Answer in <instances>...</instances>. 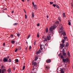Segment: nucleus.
<instances>
[{
    "label": "nucleus",
    "mask_w": 73,
    "mask_h": 73,
    "mask_svg": "<svg viewBox=\"0 0 73 73\" xmlns=\"http://www.w3.org/2000/svg\"><path fill=\"white\" fill-rule=\"evenodd\" d=\"M45 31L46 33H47L48 32V27L46 28V29Z\"/></svg>",
    "instance_id": "obj_18"
},
{
    "label": "nucleus",
    "mask_w": 73,
    "mask_h": 73,
    "mask_svg": "<svg viewBox=\"0 0 73 73\" xmlns=\"http://www.w3.org/2000/svg\"><path fill=\"white\" fill-rule=\"evenodd\" d=\"M62 60L63 62H68L69 61L68 58H66V59H65V58H63L62 59Z\"/></svg>",
    "instance_id": "obj_3"
},
{
    "label": "nucleus",
    "mask_w": 73,
    "mask_h": 73,
    "mask_svg": "<svg viewBox=\"0 0 73 73\" xmlns=\"http://www.w3.org/2000/svg\"><path fill=\"white\" fill-rule=\"evenodd\" d=\"M68 57H70V53L69 51H68Z\"/></svg>",
    "instance_id": "obj_23"
},
{
    "label": "nucleus",
    "mask_w": 73,
    "mask_h": 73,
    "mask_svg": "<svg viewBox=\"0 0 73 73\" xmlns=\"http://www.w3.org/2000/svg\"><path fill=\"white\" fill-rule=\"evenodd\" d=\"M46 62L47 63H49L50 62H51V60L50 59L47 60H46Z\"/></svg>",
    "instance_id": "obj_11"
},
{
    "label": "nucleus",
    "mask_w": 73,
    "mask_h": 73,
    "mask_svg": "<svg viewBox=\"0 0 73 73\" xmlns=\"http://www.w3.org/2000/svg\"><path fill=\"white\" fill-rule=\"evenodd\" d=\"M53 33L52 32H50L49 34V36L50 37H51L52 36H53Z\"/></svg>",
    "instance_id": "obj_6"
},
{
    "label": "nucleus",
    "mask_w": 73,
    "mask_h": 73,
    "mask_svg": "<svg viewBox=\"0 0 73 73\" xmlns=\"http://www.w3.org/2000/svg\"><path fill=\"white\" fill-rule=\"evenodd\" d=\"M7 58H8V59L9 58V56H8V57H7Z\"/></svg>",
    "instance_id": "obj_59"
},
{
    "label": "nucleus",
    "mask_w": 73,
    "mask_h": 73,
    "mask_svg": "<svg viewBox=\"0 0 73 73\" xmlns=\"http://www.w3.org/2000/svg\"><path fill=\"white\" fill-rule=\"evenodd\" d=\"M50 4H51V5H52V4H53V2H50Z\"/></svg>",
    "instance_id": "obj_38"
},
{
    "label": "nucleus",
    "mask_w": 73,
    "mask_h": 73,
    "mask_svg": "<svg viewBox=\"0 0 73 73\" xmlns=\"http://www.w3.org/2000/svg\"><path fill=\"white\" fill-rule=\"evenodd\" d=\"M49 68V67L48 66H47L46 67V69H48Z\"/></svg>",
    "instance_id": "obj_50"
},
{
    "label": "nucleus",
    "mask_w": 73,
    "mask_h": 73,
    "mask_svg": "<svg viewBox=\"0 0 73 73\" xmlns=\"http://www.w3.org/2000/svg\"><path fill=\"white\" fill-rule=\"evenodd\" d=\"M2 73H4V72H5V71H6V69H3V70H2Z\"/></svg>",
    "instance_id": "obj_14"
},
{
    "label": "nucleus",
    "mask_w": 73,
    "mask_h": 73,
    "mask_svg": "<svg viewBox=\"0 0 73 73\" xmlns=\"http://www.w3.org/2000/svg\"><path fill=\"white\" fill-rule=\"evenodd\" d=\"M61 53H60L59 55V56L60 57V58H62V59H64V55H61Z\"/></svg>",
    "instance_id": "obj_5"
},
{
    "label": "nucleus",
    "mask_w": 73,
    "mask_h": 73,
    "mask_svg": "<svg viewBox=\"0 0 73 73\" xmlns=\"http://www.w3.org/2000/svg\"><path fill=\"white\" fill-rule=\"evenodd\" d=\"M22 1H23V2H24V0H21Z\"/></svg>",
    "instance_id": "obj_60"
},
{
    "label": "nucleus",
    "mask_w": 73,
    "mask_h": 73,
    "mask_svg": "<svg viewBox=\"0 0 73 73\" xmlns=\"http://www.w3.org/2000/svg\"><path fill=\"white\" fill-rule=\"evenodd\" d=\"M63 17H66V16L65 15V13H63Z\"/></svg>",
    "instance_id": "obj_22"
},
{
    "label": "nucleus",
    "mask_w": 73,
    "mask_h": 73,
    "mask_svg": "<svg viewBox=\"0 0 73 73\" xmlns=\"http://www.w3.org/2000/svg\"><path fill=\"white\" fill-rule=\"evenodd\" d=\"M66 46H68V45H69V44H68V43H66Z\"/></svg>",
    "instance_id": "obj_30"
},
{
    "label": "nucleus",
    "mask_w": 73,
    "mask_h": 73,
    "mask_svg": "<svg viewBox=\"0 0 73 73\" xmlns=\"http://www.w3.org/2000/svg\"><path fill=\"white\" fill-rule=\"evenodd\" d=\"M31 48H32V47L31 46H29V50H30V49H31Z\"/></svg>",
    "instance_id": "obj_44"
},
{
    "label": "nucleus",
    "mask_w": 73,
    "mask_h": 73,
    "mask_svg": "<svg viewBox=\"0 0 73 73\" xmlns=\"http://www.w3.org/2000/svg\"><path fill=\"white\" fill-rule=\"evenodd\" d=\"M67 38V37H64V40H66Z\"/></svg>",
    "instance_id": "obj_36"
},
{
    "label": "nucleus",
    "mask_w": 73,
    "mask_h": 73,
    "mask_svg": "<svg viewBox=\"0 0 73 73\" xmlns=\"http://www.w3.org/2000/svg\"><path fill=\"white\" fill-rule=\"evenodd\" d=\"M8 72H9V73H11V68L9 69L8 70Z\"/></svg>",
    "instance_id": "obj_16"
},
{
    "label": "nucleus",
    "mask_w": 73,
    "mask_h": 73,
    "mask_svg": "<svg viewBox=\"0 0 73 73\" xmlns=\"http://www.w3.org/2000/svg\"><path fill=\"white\" fill-rule=\"evenodd\" d=\"M37 68H33L32 70V72H34V73H37Z\"/></svg>",
    "instance_id": "obj_4"
},
{
    "label": "nucleus",
    "mask_w": 73,
    "mask_h": 73,
    "mask_svg": "<svg viewBox=\"0 0 73 73\" xmlns=\"http://www.w3.org/2000/svg\"><path fill=\"white\" fill-rule=\"evenodd\" d=\"M33 6L34 7V9H35V10H36V9H37V5H35Z\"/></svg>",
    "instance_id": "obj_9"
},
{
    "label": "nucleus",
    "mask_w": 73,
    "mask_h": 73,
    "mask_svg": "<svg viewBox=\"0 0 73 73\" xmlns=\"http://www.w3.org/2000/svg\"><path fill=\"white\" fill-rule=\"evenodd\" d=\"M71 24V23H70V22H68V25H70Z\"/></svg>",
    "instance_id": "obj_39"
},
{
    "label": "nucleus",
    "mask_w": 73,
    "mask_h": 73,
    "mask_svg": "<svg viewBox=\"0 0 73 73\" xmlns=\"http://www.w3.org/2000/svg\"><path fill=\"white\" fill-rule=\"evenodd\" d=\"M26 42L27 44H28V42Z\"/></svg>",
    "instance_id": "obj_64"
},
{
    "label": "nucleus",
    "mask_w": 73,
    "mask_h": 73,
    "mask_svg": "<svg viewBox=\"0 0 73 73\" xmlns=\"http://www.w3.org/2000/svg\"><path fill=\"white\" fill-rule=\"evenodd\" d=\"M1 73V69H0V73Z\"/></svg>",
    "instance_id": "obj_56"
},
{
    "label": "nucleus",
    "mask_w": 73,
    "mask_h": 73,
    "mask_svg": "<svg viewBox=\"0 0 73 73\" xmlns=\"http://www.w3.org/2000/svg\"><path fill=\"white\" fill-rule=\"evenodd\" d=\"M17 24H18V23H15L14 24H13V25H17Z\"/></svg>",
    "instance_id": "obj_25"
},
{
    "label": "nucleus",
    "mask_w": 73,
    "mask_h": 73,
    "mask_svg": "<svg viewBox=\"0 0 73 73\" xmlns=\"http://www.w3.org/2000/svg\"><path fill=\"white\" fill-rule=\"evenodd\" d=\"M28 1H29V0H27Z\"/></svg>",
    "instance_id": "obj_63"
},
{
    "label": "nucleus",
    "mask_w": 73,
    "mask_h": 73,
    "mask_svg": "<svg viewBox=\"0 0 73 73\" xmlns=\"http://www.w3.org/2000/svg\"><path fill=\"white\" fill-rule=\"evenodd\" d=\"M60 45L61 46L64 47L65 46V44H60Z\"/></svg>",
    "instance_id": "obj_17"
},
{
    "label": "nucleus",
    "mask_w": 73,
    "mask_h": 73,
    "mask_svg": "<svg viewBox=\"0 0 73 73\" xmlns=\"http://www.w3.org/2000/svg\"><path fill=\"white\" fill-rule=\"evenodd\" d=\"M25 19H27V15L25 14Z\"/></svg>",
    "instance_id": "obj_37"
},
{
    "label": "nucleus",
    "mask_w": 73,
    "mask_h": 73,
    "mask_svg": "<svg viewBox=\"0 0 73 73\" xmlns=\"http://www.w3.org/2000/svg\"><path fill=\"white\" fill-rule=\"evenodd\" d=\"M47 18H49V16H47Z\"/></svg>",
    "instance_id": "obj_61"
},
{
    "label": "nucleus",
    "mask_w": 73,
    "mask_h": 73,
    "mask_svg": "<svg viewBox=\"0 0 73 73\" xmlns=\"http://www.w3.org/2000/svg\"><path fill=\"white\" fill-rule=\"evenodd\" d=\"M3 68H4V66H1V69H3Z\"/></svg>",
    "instance_id": "obj_48"
},
{
    "label": "nucleus",
    "mask_w": 73,
    "mask_h": 73,
    "mask_svg": "<svg viewBox=\"0 0 73 73\" xmlns=\"http://www.w3.org/2000/svg\"><path fill=\"white\" fill-rule=\"evenodd\" d=\"M25 66H24L23 68V70H24V69H25Z\"/></svg>",
    "instance_id": "obj_33"
},
{
    "label": "nucleus",
    "mask_w": 73,
    "mask_h": 73,
    "mask_svg": "<svg viewBox=\"0 0 73 73\" xmlns=\"http://www.w3.org/2000/svg\"><path fill=\"white\" fill-rule=\"evenodd\" d=\"M47 38L48 40H50V38L49 37V36H47Z\"/></svg>",
    "instance_id": "obj_24"
},
{
    "label": "nucleus",
    "mask_w": 73,
    "mask_h": 73,
    "mask_svg": "<svg viewBox=\"0 0 73 73\" xmlns=\"http://www.w3.org/2000/svg\"><path fill=\"white\" fill-rule=\"evenodd\" d=\"M62 54L64 56H65L66 55V53L64 52Z\"/></svg>",
    "instance_id": "obj_19"
},
{
    "label": "nucleus",
    "mask_w": 73,
    "mask_h": 73,
    "mask_svg": "<svg viewBox=\"0 0 73 73\" xmlns=\"http://www.w3.org/2000/svg\"><path fill=\"white\" fill-rule=\"evenodd\" d=\"M38 59V57H36L35 58V61H37V59Z\"/></svg>",
    "instance_id": "obj_31"
},
{
    "label": "nucleus",
    "mask_w": 73,
    "mask_h": 73,
    "mask_svg": "<svg viewBox=\"0 0 73 73\" xmlns=\"http://www.w3.org/2000/svg\"><path fill=\"white\" fill-rule=\"evenodd\" d=\"M47 40L46 38H45V40H44V42H47Z\"/></svg>",
    "instance_id": "obj_21"
},
{
    "label": "nucleus",
    "mask_w": 73,
    "mask_h": 73,
    "mask_svg": "<svg viewBox=\"0 0 73 73\" xmlns=\"http://www.w3.org/2000/svg\"><path fill=\"white\" fill-rule=\"evenodd\" d=\"M62 43L63 44H64V42H65V40H63L62 41Z\"/></svg>",
    "instance_id": "obj_29"
},
{
    "label": "nucleus",
    "mask_w": 73,
    "mask_h": 73,
    "mask_svg": "<svg viewBox=\"0 0 73 73\" xmlns=\"http://www.w3.org/2000/svg\"><path fill=\"white\" fill-rule=\"evenodd\" d=\"M4 10H7V8H5L4 9Z\"/></svg>",
    "instance_id": "obj_58"
},
{
    "label": "nucleus",
    "mask_w": 73,
    "mask_h": 73,
    "mask_svg": "<svg viewBox=\"0 0 73 73\" xmlns=\"http://www.w3.org/2000/svg\"><path fill=\"white\" fill-rule=\"evenodd\" d=\"M60 71L61 73H64V71L63 70V69H61Z\"/></svg>",
    "instance_id": "obj_13"
},
{
    "label": "nucleus",
    "mask_w": 73,
    "mask_h": 73,
    "mask_svg": "<svg viewBox=\"0 0 73 73\" xmlns=\"http://www.w3.org/2000/svg\"><path fill=\"white\" fill-rule=\"evenodd\" d=\"M56 28V25H54L53 26H52V27H51L50 29V31H52L53 30V29H54L55 28Z\"/></svg>",
    "instance_id": "obj_2"
},
{
    "label": "nucleus",
    "mask_w": 73,
    "mask_h": 73,
    "mask_svg": "<svg viewBox=\"0 0 73 73\" xmlns=\"http://www.w3.org/2000/svg\"><path fill=\"white\" fill-rule=\"evenodd\" d=\"M17 36H18L19 37L20 36V34H17Z\"/></svg>",
    "instance_id": "obj_45"
},
{
    "label": "nucleus",
    "mask_w": 73,
    "mask_h": 73,
    "mask_svg": "<svg viewBox=\"0 0 73 73\" xmlns=\"http://www.w3.org/2000/svg\"><path fill=\"white\" fill-rule=\"evenodd\" d=\"M58 19L59 20H60V21H61V19H59V18H58Z\"/></svg>",
    "instance_id": "obj_57"
},
{
    "label": "nucleus",
    "mask_w": 73,
    "mask_h": 73,
    "mask_svg": "<svg viewBox=\"0 0 73 73\" xmlns=\"http://www.w3.org/2000/svg\"><path fill=\"white\" fill-rule=\"evenodd\" d=\"M30 36H31V35H29L27 38V39H28L30 37Z\"/></svg>",
    "instance_id": "obj_26"
},
{
    "label": "nucleus",
    "mask_w": 73,
    "mask_h": 73,
    "mask_svg": "<svg viewBox=\"0 0 73 73\" xmlns=\"http://www.w3.org/2000/svg\"><path fill=\"white\" fill-rule=\"evenodd\" d=\"M15 61L17 62H19V60L18 59H15Z\"/></svg>",
    "instance_id": "obj_32"
},
{
    "label": "nucleus",
    "mask_w": 73,
    "mask_h": 73,
    "mask_svg": "<svg viewBox=\"0 0 73 73\" xmlns=\"http://www.w3.org/2000/svg\"><path fill=\"white\" fill-rule=\"evenodd\" d=\"M24 11L25 12V13H26V11H25V9H24Z\"/></svg>",
    "instance_id": "obj_55"
},
{
    "label": "nucleus",
    "mask_w": 73,
    "mask_h": 73,
    "mask_svg": "<svg viewBox=\"0 0 73 73\" xmlns=\"http://www.w3.org/2000/svg\"><path fill=\"white\" fill-rule=\"evenodd\" d=\"M32 17L33 18H34L35 17V15H34V13L33 12L32 13Z\"/></svg>",
    "instance_id": "obj_15"
},
{
    "label": "nucleus",
    "mask_w": 73,
    "mask_h": 73,
    "mask_svg": "<svg viewBox=\"0 0 73 73\" xmlns=\"http://www.w3.org/2000/svg\"><path fill=\"white\" fill-rule=\"evenodd\" d=\"M13 35H11V37H12Z\"/></svg>",
    "instance_id": "obj_53"
},
{
    "label": "nucleus",
    "mask_w": 73,
    "mask_h": 73,
    "mask_svg": "<svg viewBox=\"0 0 73 73\" xmlns=\"http://www.w3.org/2000/svg\"><path fill=\"white\" fill-rule=\"evenodd\" d=\"M58 31L59 33H62L64 31L63 30V27L62 26V25H60V26L58 28Z\"/></svg>",
    "instance_id": "obj_1"
},
{
    "label": "nucleus",
    "mask_w": 73,
    "mask_h": 73,
    "mask_svg": "<svg viewBox=\"0 0 73 73\" xmlns=\"http://www.w3.org/2000/svg\"><path fill=\"white\" fill-rule=\"evenodd\" d=\"M45 38H42V40H43V41H44V40H45Z\"/></svg>",
    "instance_id": "obj_40"
},
{
    "label": "nucleus",
    "mask_w": 73,
    "mask_h": 73,
    "mask_svg": "<svg viewBox=\"0 0 73 73\" xmlns=\"http://www.w3.org/2000/svg\"><path fill=\"white\" fill-rule=\"evenodd\" d=\"M5 43H4L3 44V46H5Z\"/></svg>",
    "instance_id": "obj_54"
},
{
    "label": "nucleus",
    "mask_w": 73,
    "mask_h": 73,
    "mask_svg": "<svg viewBox=\"0 0 73 73\" xmlns=\"http://www.w3.org/2000/svg\"><path fill=\"white\" fill-rule=\"evenodd\" d=\"M13 12H14V11H12V13H13Z\"/></svg>",
    "instance_id": "obj_62"
},
{
    "label": "nucleus",
    "mask_w": 73,
    "mask_h": 73,
    "mask_svg": "<svg viewBox=\"0 0 73 73\" xmlns=\"http://www.w3.org/2000/svg\"><path fill=\"white\" fill-rule=\"evenodd\" d=\"M62 33V34H61V36H62V35H63L64 36H65L66 35V33H65V32L64 31H63V32Z\"/></svg>",
    "instance_id": "obj_8"
},
{
    "label": "nucleus",
    "mask_w": 73,
    "mask_h": 73,
    "mask_svg": "<svg viewBox=\"0 0 73 73\" xmlns=\"http://www.w3.org/2000/svg\"><path fill=\"white\" fill-rule=\"evenodd\" d=\"M65 52V50H64V49H63L62 50V52Z\"/></svg>",
    "instance_id": "obj_43"
},
{
    "label": "nucleus",
    "mask_w": 73,
    "mask_h": 73,
    "mask_svg": "<svg viewBox=\"0 0 73 73\" xmlns=\"http://www.w3.org/2000/svg\"><path fill=\"white\" fill-rule=\"evenodd\" d=\"M32 65H33L34 66H36L37 65V63L36 62H34V63H32Z\"/></svg>",
    "instance_id": "obj_12"
},
{
    "label": "nucleus",
    "mask_w": 73,
    "mask_h": 73,
    "mask_svg": "<svg viewBox=\"0 0 73 73\" xmlns=\"http://www.w3.org/2000/svg\"><path fill=\"white\" fill-rule=\"evenodd\" d=\"M39 36H40V35H39V33H38L37 34V37L38 38L39 37Z\"/></svg>",
    "instance_id": "obj_27"
},
{
    "label": "nucleus",
    "mask_w": 73,
    "mask_h": 73,
    "mask_svg": "<svg viewBox=\"0 0 73 73\" xmlns=\"http://www.w3.org/2000/svg\"><path fill=\"white\" fill-rule=\"evenodd\" d=\"M9 62H11V59L10 58L9 59Z\"/></svg>",
    "instance_id": "obj_35"
},
{
    "label": "nucleus",
    "mask_w": 73,
    "mask_h": 73,
    "mask_svg": "<svg viewBox=\"0 0 73 73\" xmlns=\"http://www.w3.org/2000/svg\"><path fill=\"white\" fill-rule=\"evenodd\" d=\"M40 49L42 50V49H44V48H45V46H44V45H40Z\"/></svg>",
    "instance_id": "obj_7"
},
{
    "label": "nucleus",
    "mask_w": 73,
    "mask_h": 73,
    "mask_svg": "<svg viewBox=\"0 0 73 73\" xmlns=\"http://www.w3.org/2000/svg\"><path fill=\"white\" fill-rule=\"evenodd\" d=\"M17 49L16 48V50L15 51V52H17Z\"/></svg>",
    "instance_id": "obj_51"
},
{
    "label": "nucleus",
    "mask_w": 73,
    "mask_h": 73,
    "mask_svg": "<svg viewBox=\"0 0 73 73\" xmlns=\"http://www.w3.org/2000/svg\"><path fill=\"white\" fill-rule=\"evenodd\" d=\"M11 43L12 44H14V43H15V41H12L11 42Z\"/></svg>",
    "instance_id": "obj_41"
},
{
    "label": "nucleus",
    "mask_w": 73,
    "mask_h": 73,
    "mask_svg": "<svg viewBox=\"0 0 73 73\" xmlns=\"http://www.w3.org/2000/svg\"><path fill=\"white\" fill-rule=\"evenodd\" d=\"M52 5L54 7H56V5L55 4H53Z\"/></svg>",
    "instance_id": "obj_34"
},
{
    "label": "nucleus",
    "mask_w": 73,
    "mask_h": 73,
    "mask_svg": "<svg viewBox=\"0 0 73 73\" xmlns=\"http://www.w3.org/2000/svg\"><path fill=\"white\" fill-rule=\"evenodd\" d=\"M41 52V50H39L37 52V53H36V54H39V53H40Z\"/></svg>",
    "instance_id": "obj_20"
},
{
    "label": "nucleus",
    "mask_w": 73,
    "mask_h": 73,
    "mask_svg": "<svg viewBox=\"0 0 73 73\" xmlns=\"http://www.w3.org/2000/svg\"><path fill=\"white\" fill-rule=\"evenodd\" d=\"M56 24H59V22H58V21H56Z\"/></svg>",
    "instance_id": "obj_42"
},
{
    "label": "nucleus",
    "mask_w": 73,
    "mask_h": 73,
    "mask_svg": "<svg viewBox=\"0 0 73 73\" xmlns=\"http://www.w3.org/2000/svg\"><path fill=\"white\" fill-rule=\"evenodd\" d=\"M8 59H7L6 58H5L3 60V62H7L8 61Z\"/></svg>",
    "instance_id": "obj_10"
},
{
    "label": "nucleus",
    "mask_w": 73,
    "mask_h": 73,
    "mask_svg": "<svg viewBox=\"0 0 73 73\" xmlns=\"http://www.w3.org/2000/svg\"><path fill=\"white\" fill-rule=\"evenodd\" d=\"M60 48V49H63V47H62V46H61Z\"/></svg>",
    "instance_id": "obj_52"
},
{
    "label": "nucleus",
    "mask_w": 73,
    "mask_h": 73,
    "mask_svg": "<svg viewBox=\"0 0 73 73\" xmlns=\"http://www.w3.org/2000/svg\"><path fill=\"white\" fill-rule=\"evenodd\" d=\"M37 27H39V26H40V24L39 23H38L37 24Z\"/></svg>",
    "instance_id": "obj_47"
},
{
    "label": "nucleus",
    "mask_w": 73,
    "mask_h": 73,
    "mask_svg": "<svg viewBox=\"0 0 73 73\" xmlns=\"http://www.w3.org/2000/svg\"><path fill=\"white\" fill-rule=\"evenodd\" d=\"M56 7L58 9H59L60 8V7H59V6H58V5H56Z\"/></svg>",
    "instance_id": "obj_28"
},
{
    "label": "nucleus",
    "mask_w": 73,
    "mask_h": 73,
    "mask_svg": "<svg viewBox=\"0 0 73 73\" xmlns=\"http://www.w3.org/2000/svg\"><path fill=\"white\" fill-rule=\"evenodd\" d=\"M32 4L33 5V6H34V5H35V3H34V2H33Z\"/></svg>",
    "instance_id": "obj_46"
},
{
    "label": "nucleus",
    "mask_w": 73,
    "mask_h": 73,
    "mask_svg": "<svg viewBox=\"0 0 73 73\" xmlns=\"http://www.w3.org/2000/svg\"><path fill=\"white\" fill-rule=\"evenodd\" d=\"M34 45H36V42L35 41V42H34Z\"/></svg>",
    "instance_id": "obj_49"
}]
</instances>
